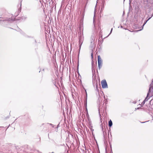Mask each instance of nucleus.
Segmentation results:
<instances>
[{
	"label": "nucleus",
	"instance_id": "nucleus-7",
	"mask_svg": "<svg viewBox=\"0 0 153 153\" xmlns=\"http://www.w3.org/2000/svg\"><path fill=\"white\" fill-rule=\"evenodd\" d=\"M146 102H144V101H143V102L142 103V104L143 105Z\"/></svg>",
	"mask_w": 153,
	"mask_h": 153
},
{
	"label": "nucleus",
	"instance_id": "nucleus-5",
	"mask_svg": "<svg viewBox=\"0 0 153 153\" xmlns=\"http://www.w3.org/2000/svg\"><path fill=\"white\" fill-rule=\"evenodd\" d=\"M108 125L110 127L112 125V122L111 120H110L108 122Z\"/></svg>",
	"mask_w": 153,
	"mask_h": 153
},
{
	"label": "nucleus",
	"instance_id": "nucleus-6",
	"mask_svg": "<svg viewBox=\"0 0 153 153\" xmlns=\"http://www.w3.org/2000/svg\"><path fill=\"white\" fill-rule=\"evenodd\" d=\"M147 21H147V20L146 21H145V22L144 23L143 25L142 26V29H140V30H137V32L138 31H140V30H142L143 29V27L146 24V22H147Z\"/></svg>",
	"mask_w": 153,
	"mask_h": 153
},
{
	"label": "nucleus",
	"instance_id": "nucleus-11",
	"mask_svg": "<svg viewBox=\"0 0 153 153\" xmlns=\"http://www.w3.org/2000/svg\"><path fill=\"white\" fill-rule=\"evenodd\" d=\"M139 108H137V109H139Z\"/></svg>",
	"mask_w": 153,
	"mask_h": 153
},
{
	"label": "nucleus",
	"instance_id": "nucleus-8",
	"mask_svg": "<svg viewBox=\"0 0 153 153\" xmlns=\"http://www.w3.org/2000/svg\"><path fill=\"white\" fill-rule=\"evenodd\" d=\"M151 16L147 20V21H148V20H149L151 18Z\"/></svg>",
	"mask_w": 153,
	"mask_h": 153
},
{
	"label": "nucleus",
	"instance_id": "nucleus-4",
	"mask_svg": "<svg viewBox=\"0 0 153 153\" xmlns=\"http://www.w3.org/2000/svg\"><path fill=\"white\" fill-rule=\"evenodd\" d=\"M82 41H83V37L82 36H81L79 40V44H80L81 43V45H82Z\"/></svg>",
	"mask_w": 153,
	"mask_h": 153
},
{
	"label": "nucleus",
	"instance_id": "nucleus-3",
	"mask_svg": "<svg viewBox=\"0 0 153 153\" xmlns=\"http://www.w3.org/2000/svg\"><path fill=\"white\" fill-rule=\"evenodd\" d=\"M101 83L102 88H108V86L105 80H102L101 82Z\"/></svg>",
	"mask_w": 153,
	"mask_h": 153
},
{
	"label": "nucleus",
	"instance_id": "nucleus-9",
	"mask_svg": "<svg viewBox=\"0 0 153 153\" xmlns=\"http://www.w3.org/2000/svg\"><path fill=\"white\" fill-rule=\"evenodd\" d=\"M112 29H113V28H112L111 29V32H110V34L112 32Z\"/></svg>",
	"mask_w": 153,
	"mask_h": 153
},
{
	"label": "nucleus",
	"instance_id": "nucleus-10",
	"mask_svg": "<svg viewBox=\"0 0 153 153\" xmlns=\"http://www.w3.org/2000/svg\"><path fill=\"white\" fill-rule=\"evenodd\" d=\"M91 56L92 58H93V53H92L91 54Z\"/></svg>",
	"mask_w": 153,
	"mask_h": 153
},
{
	"label": "nucleus",
	"instance_id": "nucleus-1",
	"mask_svg": "<svg viewBox=\"0 0 153 153\" xmlns=\"http://www.w3.org/2000/svg\"><path fill=\"white\" fill-rule=\"evenodd\" d=\"M153 95V88L152 87H150L149 88V90L148 93L147 94V97L144 100V102H146L147 101L149 98H148L149 95L152 97Z\"/></svg>",
	"mask_w": 153,
	"mask_h": 153
},
{
	"label": "nucleus",
	"instance_id": "nucleus-2",
	"mask_svg": "<svg viewBox=\"0 0 153 153\" xmlns=\"http://www.w3.org/2000/svg\"><path fill=\"white\" fill-rule=\"evenodd\" d=\"M98 68L99 69H100L102 66V60L99 55H98Z\"/></svg>",
	"mask_w": 153,
	"mask_h": 153
}]
</instances>
